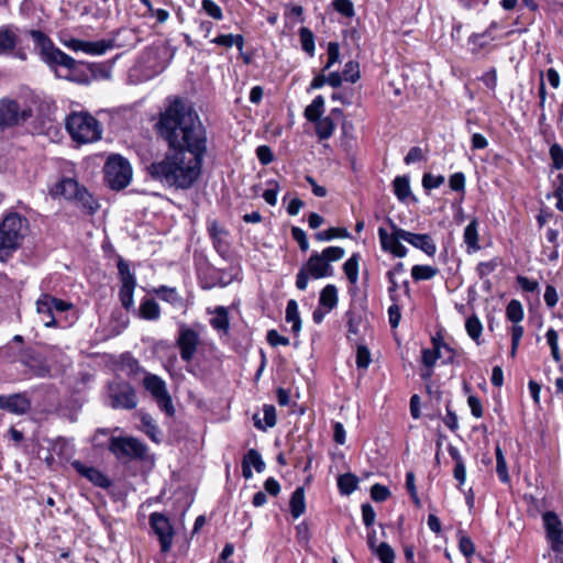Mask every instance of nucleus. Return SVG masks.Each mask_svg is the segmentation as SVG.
<instances>
[{"mask_svg":"<svg viewBox=\"0 0 563 563\" xmlns=\"http://www.w3.org/2000/svg\"><path fill=\"white\" fill-rule=\"evenodd\" d=\"M169 151L148 167V175L164 186L186 190L201 175L207 152V132L197 112L181 100H175L161 114L157 123Z\"/></svg>","mask_w":563,"mask_h":563,"instance_id":"1","label":"nucleus"},{"mask_svg":"<svg viewBox=\"0 0 563 563\" xmlns=\"http://www.w3.org/2000/svg\"><path fill=\"white\" fill-rule=\"evenodd\" d=\"M30 233V222L19 212H8L0 221V262H5L21 247Z\"/></svg>","mask_w":563,"mask_h":563,"instance_id":"2","label":"nucleus"},{"mask_svg":"<svg viewBox=\"0 0 563 563\" xmlns=\"http://www.w3.org/2000/svg\"><path fill=\"white\" fill-rule=\"evenodd\" d=\"M344 254V249L340 246H329L321 253H312L306 265L297 274V288L299 290H305L308 286L309 276L314 279L331 276L333 274V268L330 263L341 260Z\"/></svg>","mask_w":563,"mask_h":563,"instance_id":"3","label":"nucleus"},{"mask_svg":"<svg viewBox=\"0 0 563 563\" xmlns=\"http://www.w3.org/2000/svg\"><path fill=\"white\" fill-rule=\"evenodd\" d=\"M30 35L40 48L42 60L55 70L57 77L68 79L70 73L76 68L77 62L56 47L42 31L32 30Z\"/></svg>","mask_w":563,"mask_h":563,"instance_id":"4","label":"nucleus"},{"mask_svg":"<svg viewBox=\"0 0 563 563\" xmlns=\"http://www.w3.org/2000/svg\"><path fill=\"white\" fill-rule=\"evenodd\" d=\"M66 129L78 144H88L101 139L102 129L97 119L87 112H74L66 119Z\"/></svg>","mask_w":563,"mask_h":563,"instance_id":"5","label":"nucleus"},{"mask_svg":"<svg viewBox=\"0 0 563 563\" xmlns=\"http://www.w3.org/2000/svg\"><path fill=\"white\" fill-rule=\"evenodd\" d=\"M52 195L55 197H64L68 200H75L90 213H93L98 209V203L92 196L73 178H64L57 183L52 189Z\"/></svg>","mask_w":563,"mask_h":563,"instance_id":"6","label":"nucleus"},{"mask_svg":"<svg viewBox=\"0 0 563 563\" xmlns=\"http://www.w3.org/2000/svg\"><path fill=\"white\" fill-rule=\"evenodd\" d=\"M103 172L104 179L112 189H123L131 183V165L120 155L110 156L104 165Z\"/></svg>","mask_w":563,"mask_h":563,"instance_id":"7","label":"nucleus"},{"mask_svg":"<svg viewBox=\"0 0 563 563\" xmlns=\"http://www.w3.org/2000/svg\"><path fill=\"white\" fill-rule=\"evenodd\" d=\"M143 386L155 399L157 406L165 411L167 416H174L175 408L165 380L155 374L146 373L143 379Z\"/></svg>","mask_w":563,"mask_h":563,"instance_id":"8","label":"nucleus"},{"mask_svg":"<svg viewBox=\"0 0 563 563\" xmlns=\"http://www.w3.org/2000/svg\"><path fill=\"white\" fill-rule=\"evenodd\" d=\"M109 405L113 409L131 410L137 406L134 388L125 382L114 380L108 385Z\"/></svg>","mask_w":563,"mask_h":563,"instance_id":"9","label":"nucleus"},{"mask_svg":"<svg viewBox=\"0 0 563 563\" xmlns=\"http://www.w3.org/2000/svg\"><path fill=\"white\" fill-rule=\"evenodd\" d=\"M109 450L118 460L131 461L145 455V445L134 438H111Z\"/></svg>","mask_w":563,"mask_h":563,"instance_id":"10","label":"nucleus"},{"mask_svg":"<svg viewBox=\"0 0 563 563\" xmlns=\"http://www.w3.org/2000/svg\"><path fill=\"white\" fill-rule=\"evenodd\" d=\"M32 114L31 109L21 108L12 99H0V129L12 128L25 122Z\"/></svg>","mask_w":563,"mask_h":563,"instance_id":"11","label":"nucleus"},{"mask_svg":"<svg viewBox=\"0 0 563 563\" xmlns=\"http://www.w3.org/2000/svg\"><path fill=\"white\" fill-rule=\"evenodd\" d=\"M388 223L391 228V233H388L384 228L378 229L380 246L385 252H389L396 257H405L407 249L400 243L402 238L399 236V233L405 232V230L397 227L391 219H388Z\"/></svg>","mask_w":563,"mask_h":563,"instance_id":"12","label":"nucleus"},{"mask_svg":"<svg viewBox=\"0 0 563 563\" xmlns=\"http://www.w3.org/2000/svg\"><path fill=\"white\" fill-rule=\"evenodd\" d=\"M118 271L121 279L119 291L120 301L124 309L130 310L134 305L133 294L136 287V280L130 271L129 264L122 258L118 262Z\"/></svg>","mask_w":563,"mask_h":563,"instance_id":"13","label":"nucleus"},{"mask_svg":"<svg viewBox=\"0 0 563 563\" xmlns=\"http://www.w3.org/2000/svg\"><path fill=\"white\" fill-rule=\"evenodd\" d=\"M150 526L159 541L161 551L168 552L174 539V529L168 518L161 512H153L150 515Z\"/></svg>","mask_w":563,"mask_h":563,"instance_id":"14","label":"nucleus"},{"mask_svg":"<svg viewBox=\"0 0 563 563\" xmlns=\"http://www.w3.org/2000/svg\"><path fill=\"white\" fill-rule=\"evenodd\" d=\"M176 343L179 347L181 360L188 363L194 358L200 344L199 333L186 324H181Z\"/></svg>","mask_w":563,"mask_h":563,"instance_id":"15","label":"nucleus"},{"mask_svg":"<svg viewBox=\"0 0 563 563\" xmlns=\"http://www.w3.org/2000/svg\"><path fill=\"white\" fill-rule=\"evenodd\" d=\"M547 539L550 542L553 552L563 551V525L558 515L553 511H547L542 516Z\"/></svg>","mask_w":563,"mask_h":563,"instance_id":"16","label":"nucleus"},{"mask_svg":"<svg viewBox=\"0 0 563 563\" xmlns=\"http://www.w3.org/2000/svg\"><path fill=\"white\" fill-rule=\"evenodd\" d=\"M0 409L14 415H24L31 409V401L25 394L0 396Z\"/></svg>","mask_w":563,"mask_h":563,"instance_id":"17","label":"nucleus"},{"mask_svg":"<svg viewBox=\"0 0 563 563\" xmlns=\"http://www.w3.org/2000/svg\"><path fill=\"white\" fill-rule=\"evenodd\" d=\"M399 234V236H401L404 241L408 242L413 247L423 251L427 255L433 256L435 254L437 246L430 235L412 233L406 230L405 232H400Z\"/></svg>","mask_w":563,"mask_h":563,"instance_id":"18","label":"nucleus"},{"mask_svg":"<svg viewBox=\"0 0 563 563\" xmlns=\"http://www.w3.org/2000/svg\"><path fill=\"white\" fill-rule=\"evenodd\" d=\"M53 302V296L48 294L41 295L36 300V312L40 316L41 322L46 328H53L57 325V321L54 317V308L52 307Z\"/></svg>","mask_w":563,"mask_h":563,"instance_id":"19","label":"nucleus"},{"mask_svg":"<svg viewBox=\"0 0 563 563\" xmlns=\"http://www.w3.org/2000/svg\"><path fill=\"white\" fill-rule=\"evenodd\" d=\"M22 363L29 367L34 375L45 377L49 374V367L45 360L33 351L24 352L22 356Z\"/></svg>","mask_w":563,"mask_h":563,"instance_id":"20","label":"nucleus"},{"mask_svg":"<svg viewBox=\"0 0 563 563\" xmlns=\"http://www.w3.org/2000/svg\"><path fill=\"white\" fill-rule=\"evenodd\" d=\"M74 468L84 477L95 485L106 488L110 485V481L99 470L92 466H86L79 461L73 462Z\"/></svg>","mask_w":563,"mask_h":563,"instance_id":"21","label":"nucleus"},{"mask_svg":"<svg viewBox=\"0 0 563 563\" xmlns=\"http://www.w3.org/2000/svg\"><path fill=\"white\" fill-rule=\"evenodd\" d=\"M251 466H254L258 473L263 472L265 468V463L258 451L255 449L249 450L242 462V474L246 479H250L253 476Z\"/></svg>","mask_w":563,"mask_h":563,"instance_id":"22","label":"nucleus"},{"mask_svg":"<svg viewBox=\"0 0 563 563\" xmlns=\"http://www.w3.org/2000/svg\"><path fill=\"white\" fill-rule=\"evenodd\" d=\"M495 40L493 35H489V31L482 33H473L470 35L467 43L472 54H479L481 52L490 47V43Z\"/></svg>","mask_w":563,"mask_h":563,"instance_id":"23","label":"nucleus"},{"mask_svg":"<svg viewBox=\"0 0 563 563\" xmlns=\"http://www.w3.org/2000/svg\"><path fill=\"white\" fill-rule=\"evenodd\" d=\"M463 239L467 253H474L481 249L478 243V220L474 218L464 229Z\"/></svg>","mask_w":563,"mask_h":563,"instance_id":"24","label":"nucleus"},{"mask_svg":"<svg viewBox=\"0 0 563 563\" xmlns=\"http://www.w3.org/2000/svg\"><path fill=\"white\" fill-rule=\"evenodd\" d=\"M18 36L10 26L0 27V55L10 54L16 46Z\"/></svg>","mask_w":563,"mask_h":563,"instance_id":"25","label":"nucleus"},{"mask_svg":"<svg viewBox=\"0 0 563 563\" xmlns=\"http://www.w3.org/2000/svg\"><path fill=\"white\" fill-rule=\"evenodd\" d=\"M291 516L297 519L303 515L306 510L305 490L303 487H298L292 493L289 501Z\"/></svg>","mask_w":563,"mask_h":563,"instance_id":"26","label":"nucleus"},{"mask_svg":"<svg viewBox=\"0 0 563 563\" xmlns=\"http://www.w3.org/2000/svg\"><path fill=\"white\" fill-rule=\"evenodd\" d=\"M319 305L330 312L338 305V289L334 285H327L320 292Z\"/></svg>","mask_w":563,"mask_h":563,"instance_id":"27","label":"nucleus"},{"mask_svg":"<svg viewBox=\"0 0 563 563\" xmlns=\"http://www.w3.org/2000/svg\"><path fill=\"white\" fill-rule=\"evenodd\" d=\"M285 319L288 323H291V330L295 334H298L301 330V319L299 317L298 303L291 299L287 302Z\"/></svg>","mask_w":563,"mask_h":563,"instance_id":"28","label":"nucleus"},{"mask_svg":"<svg viewBox=\"0 0 563 563\" xmlns=\"http://www.w3.org/2000/svg\"><path fill=\"white\" fill-rule=\"evenodd\" d=\"M140 316L145 320H157L161 317V309L154 299L146 298L140 305Z\"/></svg>","mask_w":563,"mask_h":563,"instance_id":"29","label":"nucleus"},{"mask_svg":"<svg viewBox=\"0 0 563 563\" xmlns=\"http://www.w3.org/2000/svg\"><path fill=\"white\" fill-rule=\"evenodd\" d=\"M213 329L227 333L229 330V314L224 307L220 306L214 309V317L210 320Z\"/></svg>","mask_w":563,"mask_h":563,"instance_id":"30","label":"nucleus"},{"mask_svg":"<svg viewBox=\"0 0 563 563\" xmlns=\"http://www.w3.org/2000/svg\"><path fill=\"white\" fill-rule=\"evenodd\" d=\"M211 42L228 48L236 46L240 51H242L244 46V37L241 34H222L212 38Z\"/></svg>","mask_w":563,"mask_h":563,"instance_id":"31","label":"nucleus"},{"mask_svg":"<svg viewBox=\"0 0 563 563\" xmlns=\"http://www.w3.org/2000/svg\"><path fill=\"white\" fill-rule=\"evenodd\" d=\"M313 123H316V133L320 140L329 139L334 132L335 124L330 117L320 118Z\"/></svg>","mask_w":563,"mask_h":563,"instance_id":"32","label":"nucleus"},{"mask_svg":"<svg viewBox=\"0 0 563 563\" xmlns=\"http://www.w3.org/2000/svg\"><path fill=\"white\" fill-rule=\"evenodd\" d=\"M324 110V99L322 96H317L312 102L305 109V117L308 121L313 122L322 118Z\"/></svg>","mask_w":563,"mask_h":563,"instance_id":"33","label":"nucleus"},{"mask_svg":"<svg viewBox=\"0 0 563 563\" xmlns=\"http://www.w3.org/2000/svg\"><path fill=\"white\" fill-rule=\"evenodd\" d=\"M434 350L426 349L422 351V362L426 366L432 367L437 360L441 357V349H445L451 351L445 343H440L437 340H433Z\"/></svg>","mask_w":563,"mask_h":563,"instance_id":"34","label":"nucleus"},{"mask_svg":"<svg viewBox=\"0 0 563 563\" xmlns=\"http://www.w3.org/2000/svg\"><path fill=\"white\" fill-rule=\"evenodd\" d=\"M154 292L158 295L164 301H167L174 306H183L184 300L176 288L161 286L159 288L154 289Z\"/></svg>","mask_w":563,"mask_h":563,"instance_id":"35","label":"nucleus"},{"mask_svg":"<svg viewBox=\"0 0 563 563\" xmlns=\"http://www.w3.org/2000/svg\"><path fill=\"white\" fill-rule=\"evenodd\" d=\"M394 192L400 201H405L410 195L411 189L407 176H397L394 181Z\"/></svg>","mask_w":563,"mask_h":563,"instance_id":"36","label":"nucleus"},{"mask_svg":"<svg viewBox=\"0 0 563 563\" xmlns=\"http://www.w3.org/2000/svg\"><path fill=\"white\" fill-rule=\"evenodd\" d=\"M360 254L354 253L344 264L343 271L351 284H356L358 279Z\"/></svg>","mask_w":563,"mask_h":563,"instance_id":"37","label":"nucleus"},{"mask_svg":"<svg viewBox=\"0 0 563 563\" xmlns=\"http://www.w3.org/2000/svg\"><path fill=\"white\" fill-rule=\"evenodd\" d=\"M264 420L265 424L261 423V420L257 417H254V424L257 429L266 430V428H273L276 424V409L273 405H265L263 407Z\"/></svg>","mask_w":563,"mask_h":563,"instance_id":"38","label":"nucleus"},{"mask_svg":"<svg viewBox=\"0 0 563 563\" xmlns=\"http://www.w3.org/2000/svg\"><path fill=\"white\" fill-rule=\"evenodd\" d=\"M438 274V268L430 265H415L411 268V276L416 282L429 280Z\"/></svg>","mask_w":563,"mask_h":563,"instance_id":"39","label":"nucleus"},{"mask_svg":"<svg viewBox=\"0 0 563 563\" xmlns=\"http://www.w3.org/2000/svg\"><path fill=\"white\" fill-rule=\"evenodd\" d=\"M495 455L497 475L503 483H508L510 477L508 474L507 463L503 450L499 445H497L495 449Z\"/></svg>","mask_w":563,"mask_h":563,"instance_id":"40","label":"nucleus"},{"mask_svg":"<svg viewBox=\"0 0 563 563\" xmlns=\"http://www.w3.org/2000/svg\"><path fill=\"white\" fill-rule=\"evenodd\" d=\"M357 477L353 474H343L338 478V486L342 494L350 495L357 488Z\"/></svg>","mask_w":563,"mask_h":563,"instance_id":"41","label":"nucleus"},{"mask_svg":"<svg viewBox=\"0 0 563 563\" xmlns=\"http://www.w3.org/2000/svg\"><path fill=\"white\" fill-rule=\"evenodd\" d=\"M506 316L515 324L519 323L525 316L521 302L517 299L510 300L506 308Z\"/></svg>","mask_w":563,"mask_h":563,"instance_id":"42","label":"nucleus"},{"mask_svg":"<svg viewBox=\"0 0 563 563\" xmlns=\"http://www.w3.org/2000/svg\"><path fill=\"white\" fill-rule=\"evenodd\" d=\"M120 369L126 375H136L142 371L139 361L132 357L130 354H123L120 361Z\"/></svg>","mask_w":563,"mask_h":563,"instance_id":"43","label":"nucleus"},{"mask_svg":"<svg viewBox=\"0 0 563 563\" xmlns=\"http://www.w3.org/2000/svg\"><path fill=\"white\" fill-rule=\"evenodd\" d=\"M84 46H85V53H87V54H90V55H102L108 49H110L112 47V42L111 41H106V40L96 41V42H87V41H85V45Z\"/></svg>","mask_w":563,"mask_h":563,"instance_id":"44","label":"nucleus"},{"mask_svg":"<svg viewBox=\"0 0 563 563\" xmlns=\"http://www.w3.org/2000/svg\"><path fill=\"white\" fill-rule=\"evenodd\" d=\"M299 36L302 49L310 56L314 54V35L308 27H301L299 30Z\"/></svg>","mask_w":563,"mask_h":563,"instance_id":"45","label":"nucleus"},{"mask_svg":"<svg viewBox=\"0 0 563 563\" xmlns=\"http://www.w3.org/2000/svg\"><path fill=\"white\" fill-rule=\"evenodd\" d=\"M141 421H142V426H143V429H144L145 433L154 442H158L159 429L156 426V423H155L154 419L152 418V416L148 415V413H143L141 416Z\"/></svg>","mask_w":563,"mask_h":563,"instance_id":"46","label":"nucleus"},{"mask_svg":"<svg viewBox=\"0 0 563 563\" xmlns=\"http://www.w3.org/2000/svg\"><path fill=\"white\" fill-rule=\"evenodd\" d=\"M336 238H350V233L344 228H330L316 234L318 241H330Z\"/></svg>","mask_w":563,"mask_h":563,"instance_id":"47","label":"nucleus"},{"mask_svg":"<svg viewBox=\"0 0 563 563\" xmlns=\"http://www.w3.org/2000/svg\"><path fill=\"white\" fill-rule=\"evenodd\" d=\"M547 342L551 349V355L553 360L559 363L561 362V353L559 349V334L554 329H549L545 333Z\"/></svg>","mask_w":563,"mask_h":563,"instance_id":"48","label":"nucleus"},{"mask_svg":"<svg viewBox=\"0 0 563 563\" xmlns=\"http://www.w3.org/2000/svg\"><path fill=\"white\" fill-rule=\"evenodd\" d=\"M374 554L379 559L382 563H394L396 556L394 549L386 542L378 544L377 549L374 551Z\"/></svg>","mask_w":563,"mask_h":563,"instance_id":"49","label":"nucleus"},{"mask_svg":"<svg viewBox=\"0 0 563 563\" xmlns=\"http://www.w3.org/2000/svg\"><path fill=\"white\" fill-rule=\"evenodd\" d=\"M465 329H466L467 334L474 341H477L482 334L483 325L476 316H471L470 318H467V320L465 322Z\"/></svg>","mask_w":563,"mask_h":563,"instance_id":"50","label":"nucleus"},{"mask_svg":"<svg viewBox=\"0 0 563 563\" xmlns=\"http://www.w3.org/2000/svg\"><path fill=\"white\" fill-rule=\"evenodd\" d=\"M342 77L344 80L352 84L356 82L361 77L358 63L353 60L347 62L344 66Z\"/></svg>","mask_w":563,"mask_h":563,"instance_id":"51","label":"nucleus"},{"mask_svg":"<svg viewBox=\"0 0 563 563\" xmlns=\"http://www.w3.org/2000/svg\"><path fill=\"white\" fill-rule=\"evenodd\" d=\"M333 8L346 18H352L355 14L354 4L351 0H334Z\"/></svg>","mask_w":563,"mask_h":563,"instance_id":"52","label":"nucleus"},{"mask_svg":"<svg viewBox=\"0 0 563 563\" xmlns=\"http://www.w3.org/2000/svg\"><path fill=\"white\" fill-rule=\"evenodd\" d=\"M202 9L205 12L213 18L214 20H222L223 13L221 8L212 0H202L201 2Z\"/></svg>","mask_w":563,"mask_h":563,"instance_id":"53","label":"nucleus"},{"mask_svg":"<svg viewBox=\"0 0 563 563\" xmlns=\"http://www.w3.org/2000/svg\"><path fill=\"white\" fill-rule=\"evenodd\" d=\"M296 533H297L298 542L303 548L307 549L309 547V541H310V530H309L308 523L303 521V522L297 525Z\"/></svg>","mask_w":563,"mask_h":563,"instance_id":"54","label":"nucleus"},{"mask_svg":"<svg viewBox=\"0 0 563 563\" xmlns=\"http://www.w3.org/2000/svg\"><path fill=\"white\" fill-rule=\"evenodd\" d=\"M371 363V353L366 346L360 345L356 352V365L358 368L366 369Z\"/></svg>","mask_w":563,"mask_h":563,"instance_id":"55","label":"nucleus"},{"mask_svg":"<svg viewBox=\"0 0 563 563\" xmlns=\"http://www.w3.org/2000/svg\"><path fill=\"white\" fill-rule=\"evenodd\" d=\"M550 156L553 161V167L555 169L563 168V147L559 144H552L550 147Z\"/></svg>","mask_w":563,"mask_h":563,"instance_id":"56","label":"nucleus"},{"mask_svg":"<svg viewBox=\"0 0 563 563\" xmlns=\"http://www.w3.org/2000/svg\"><path fill=\"white\" fill-rule=\"evenodd\" d=\"M390 495L389 489L380 484H374L371 488V497L375 501H384L386 500Z\"/></svg>","mask_w":563,"mask_h":563,"instance_id":"57","label":"nucleus"},{"mask_svg":"<svg viewBox=\"0 0 563 563\" xmlns=\"http://www.w3.org/2000/svg\"><path fill=\"white\" fill-rule=\"evenodd\" d=\"M328 62L324 66V69H329L330 67H332V65L334 63H336L339 60V56H340V47H339V44L336 42H330L328 44Z\"/></svg>","mask_w":563,"mask_h":563,"instance_id":"58","label":"nucleus"},{"mask_svg":"<svg viewBox=\"0 0 563 563\" xmlns=\"http://www.w3.org/2000/svg\"><path fill=\"white\" fill-rule=\"evenodd\" d=\"M459 549L466 558L472 556L475 552V545L471 538H468L467 536L460 537Z\"/></svg>","mask_w":563,"mask_h":563,"instance_id":"59","label":"nucleus"},{"mask_svg":"<svg viewBox=\"0 0 563 563\" xmlns=\"http://www.w3.org/2000/svg\"><path fill=\"white\" fill-rule=\"evenodd\" d=\"M444 183V177L439 175L434 176L432 174H424L422 178V185L426 189H434L440 187Z\"/></svg>","mask_w":563,"mask_h":563,"instance_id":"60","label":"nucleus"},{"mask_svg":"<svg viewBox=\"0 0 563 563\" xmlns=\"http://www.w3.org/2000/svg\"><path fill=\"white\" fill-rule=\"evenodd\" d=\"M498 265H499V262L497 258H494L488 262H481L477 265V273L481 277H484V276L493 273L497 268Z\"/></svg>","mask_w":563,"mask_h":563,"instance_id":"61","label":"nucleus"},{"mask_svg":"<svg viewBox=\"0 0 563 563\" xmlns=\"http://www.w3.org/2000/svg\"><path fill=\"white\" fill-rule=\"evenodd\" d=\"M291 235H292L294 240H296L298 242L301 251L306 252L309 249V243H308L306 233L302 229H300L298 227H294L291 229Z\"/></svg>","mask_w":563,"mask_h":563,"instance_id":"62","label":"nucleus"},{"mask_svg":"<svg viewBox=\"0 0 563 563\" xmlns=\"http://www.w3.org/2000/svg\"><path fill=\"white\" fill-rule=\"evenodd\" d=\"M256 155H257L258 161L264 165L272 163L274 159L273 152H272L271 147L267 145L258 146L256 148Z\"/></svg>","mask_w":563,"mask_h":563,"instance_id":"63","label":"nucleus"},{"mask_svg":"<svg viewBox=\"0 0 563 563\" xmlns=\"http://www.w3.org/2000/svg\"><path fill=\"white\" fill-rule=\"evenodd\" d=\"M267 341L273 346H286L289 344V340L286 336L280 335L276 330H269L267 332Z\"/></svg>","mask_w":563,"mask_h":563,"instance_id":"64","label":"nucleus"}]
</instances>
